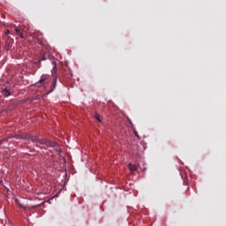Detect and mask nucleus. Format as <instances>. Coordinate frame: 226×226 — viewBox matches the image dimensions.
I'll return each mask as SVG.
<instances>
[{"label":"nucleus","mask_w":226,"mask_h":226,"mask_svg":"<svg viewBox=\"0 0 226 226\" xmlns=\"http://www.w3.org/2000/svg\"><path fill=\"white\" fill-rule=\"evenodd\" d=\"M31 140H32L33 143L42 145V146H45L47 147H51V148H54V149L57 148V145L55 141H51V140H49L47 139H41L38 136H34V137L31 138Z\"/></svg>","instance_id":"1"},{"label":"nucleus","mask_w":226,"mask_h":226,"mask_svg":"<svg viewBox=\"0 0 226 226\" xmlns=\"http://www.w3.org/2000/svg\"><path fill=\"white\" fill-rule=\"evenodd\" d=\"M47 84H49V80L47 79V76H41V79L35 83V86L37 87H40L41 86L45 89H47V86H46Z\"/></svg>","instance_id":"2"},{"label":"nucleus","mask_w":226,"mask_h":226,"mask_svg":"<svg viewBox=\"0 0 226 226\" xmlns=\"http://www.w3.org/2000/svg\"><path fill=\"white\" fill-rule=\"evenodd\" d=\"M2 92L4 97H8L11 95V92L10 91V89H8V87L3 88Z\"/></svg>","instance_id":"3"},{"label":"nucleus","mask_w":226,"mask_h":226,"mask_svg":"<svg viewBox=\"0 0 226 226\" xmlns=\"http://www.w3.org/2000/svg\"><path fill=\"white\" fill-rule=\"evenodd\" d=\"M128 168L132 173L138 170V166L136 164L129 163Z\"/></svg>","instance_id":"4"},{"label":"nucleus","mask_w":226,"mask_h":226,"mask_svg":"<svg viewBox=\"0 0 226 226\" xmlns=\"http://www.w3.org/2000/svg\"><path fill=\"white\" fill-rule=\"evenodd\" d=\"M14 31L16 32V34L20 37V39H24V34L20 31V29L17 26H15Z\"/></svg>","instance_id":"5"},{"label":"nucleus","mask_w":226,"mask_h":226,"mask_svg":"<svg viewBox=\"0 0 226 226\" xmlns=\"http://www.w3.org/2000/svg\"><path fill=\"white\" fill-rule=\"evenodd\" d=\"M56 79H55L52 83V87H50V89L47 92V95H49V94H51L55 88H56Z\"/></svg>","instance_id":"6"},{"label":"nucleus","mask_w":226,"mask_h":226,"mask_svg":"<svg viewBox=\"0 0 226 226\" xmlns=\"http://www.w3.org/2000/svg\"><path fill=\"white\" fill-rule=\"evenodd\" d=\"M52 65H53L52 73H56V61H52Z\"/></svg>","instance_id":"7"},{"label":"nucleus","mask_w":226,"mask_h":226,"mask_svg":"<svg viewBox=\"0 0 226 226\" xmlns=\"http://www.w3.org/2000/svg\"><path fill=\"white\" fill-rule=\"evenodd\" d=\"M95 119H96V121H98L100 123L102 122L100 116L98 114L95 115Z\"/></svg>","instance_id":"8"},{"label":"nucleus","mask_w":226,"mask_h":226,"mask_svg":"<svg viewBox=\"0 0 226 226\" xmlns=\"http://www.w3.org/2000/svg\"><path fill=\"white\" fill-rule=\"evenodd\" d=\"M4 141H8V139H4L3 140H0V145L3 144V142H4Z\"/></svg>","instance_id":"9"},{"label":"nucleus","mask_w":226,"mask_h":226,"mask_svg":"<svg viewBox=\"0 0 226 226\" xmlns=\"http://www.w3.org/2000/svg\"><path fill=\"white\" fill-rule=\"evenodd\" d=\"M134 134H135V136H136L138 139H139V134H138L137 131H134Z\"/></svg>","instance_id":"10"},{"label":"nucleus","mask_w":226,"mask_h":226,"mask_svg":"<svg viewBox=\"0 0 226 226\" xmlns=\"http://www.w3.org/2000/svg\"><path fill=\"white\" fill-rule=\"evenodd\" d=\"M5 34L9 35L10 34V30H6Z\"/></svg>","instance_id":"11"},{"label":"nucleus","mask_w":226,"mask_h":226,"mask_svg":"<svg viewBox=\"0 0 226 226\" xmlns=\"http://www.w3.org/2000/svg\"><path fill=\"white\" fill-rule=\"evenodd\" d=\"M47 58L45 56H42V58L41 59V61H46Z\"/></svg>","instance_id":"12"}]
</instances>
